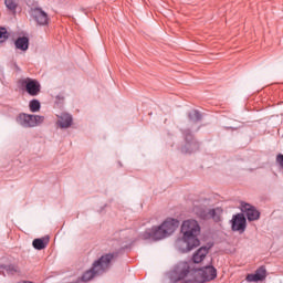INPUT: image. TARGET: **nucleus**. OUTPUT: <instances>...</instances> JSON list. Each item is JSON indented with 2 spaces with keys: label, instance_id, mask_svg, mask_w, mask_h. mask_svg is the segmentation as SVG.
I'll list each match as a JSON object with an SVG mask.
<instances>
[{
  "label": "nucleus",
  "instance_id": "nucleus-4",
  "mask_svg": "<svg viewBox=\"0 0 283 283\" xmlns=\"http://www.w3.org/2000/svg\"><path fill=\"white\" fill-rule=\"evenodd\" d=\"M195 274L196 271L191 270L189 262L180 261L174 266L172 271L170 272V277L171 280H175V282L185 280V283H195Z\"/></svg>",
  "mask_w": 283,
  "mask_h": 283
},
{
  "label": "nucleus",
  "instance_id": "nucleus-5",
  "mask_svg": "<svg viewBox=\"0 0 283 283\" xmlns=\"http://www.w3.org/2000/svg\"><path fill=\"white\" fill-rule=\"evenodd\" d=\"M192 211L199 220H213V222H220L222 218V208L209 209L207 206H195Z\"/></svg>",
  "mask_w": 283,
  "mask_h": 283
},
{
  "label": "nucleus",
  "instance_id": "nucleus-9",
  "mask_svg": "<svg viewBox=\"0 0 283 283\" xmlns=\"http://www.w3.org/2000/svg\"><path fill=\"white\" fill-rule=\"evenodd\" d=\"M241 211L247 216L249 222H255V220H260V212L258 208H255V206H252L247 202H242Z\"/></svg>",
  "mask_w": 283,
  "mask_h": 283
},
{
  "label": "nucleus",
  "instance_id": "nucleus-19",
  "mask_svg": "<svg viewBox=\"0 0 283 283\" xmlns=\"http://www.w3.org/2000/svg\"><path fill=\"white\" fill-rule=\"evenodd\" d=\"M256 279L259 280V282H262V280H266V268L261 266L259 268L255 273Z\"/></svg>",
  "mask_w": 283,
  "mask_h": 283
},
{
  "label": "nucleus",
  "instance_id": "nucleus-25",
  "mask_svg": "<svg viewBox=\"0 0 283 283\" xmlns=\"http://www.w3.org/2000/svg\"><path fill=\"white\" fill-rule=\"evenodd\" d=\"M9 271H13L14 273H17V269H14V266H9Z\"/></svg>",
  "mask_w": 283,
  "mask_h": 283
},
{
  "label": "nucleus",
  "instance_id": "nucleus-22",
  "mask_svg": "<svg viewBox=\"0 0 283 283\" xmlns=\"http://www.w3.org/2000/svg\"><path fill=\"white\" fill-rule=\"evenodd\" d=\"M33 120H34L35 127H36L38 125H41V123H43V120H45V117L41 116V115H33Z\"/></svg>",
  "mask_w": 283,
  "mask_h": 283
},
{
  "label": "nucleus",
  "instance_id": "nucleus-24",
  "mask_svg": "<svg viewBox=\"0 0 283 283\" xmlns=\"http://www.w3.org/2000/svg\"><path fill=\"white\" fill-rule=\"evenodd\" d=\"M276 163H279V165L283 168V155L279 154L276 156Z\"/></svg>",
  "mask_w": 283,
  "mask_h": 283
},
{
  "label": "nucleus",
  "instance_id": "nucleus-12",
  "mask_svg": "<svg viewBox=\"0 0 283 283\" xmlns=\"http://www.w3.org/2000/svg\"><path fill=\"white\" fill-rule=\"evenodd\" d=\"M17 122L22 125V127H36L34 115L22 113L18 116Z\"/></svg>",
  "mask_w": 283,
  "mask_h": 283
},
{
  "label": "nucleus",
  "instance_id": "nucleus-20",
  "mask_svg": "<svg viewBox=\"0 0 283 283\" xmlns=\"http://www.w3.org/2000/svg\"><path fill=\"white\" fill-rule=\"evenodd\" d=\"M30 111L31 112H39L41 109V102L39 99H32L29 104Z\"/></svg>",
  "mask_w": 283,
  "mask_h": 283
},
{
  "label": "nucleus",
  "instance_id": "nucleus-10",
  "mask_svg": "<svg viewBox=\"0 0 283 283\" xmlns=\"http://www.w3.org/2000/svg\"><path fill=\"white\" fill-rule=\"evenodd\" d=\"M198 275H200L202 283L211 282V280H216V277H218V270L212 265H207L198 271Z\"/></svg>",
  "mask_w": 283,
  "mask_h": 283
},
{
  "label": "nucleus",
  "instance_id": "nucleus-6",
  "mask_svg": "<svg viewBox=\"0 0 283 283\" xmlns=\"http://www.w3.org/2000/svg\"><path fill=\"white\" fill-rule=\"evenodd\" d=\"M20 83L29 96H39L41 94V83L39 81L27 77L21 80Z\"/></svg>",
  "mask_w": 283,
  "mask_h": 283
},
{
  "label": "nucleus",
  "instance_id": "nucleus-7",
  "mask_svg": "<svg viewBox=\"0 0 283 283\" xmlns=\"http://www.w3.org/2000/svg\"><path fill=\"white\" fill-rule=\"evenodd\" d=\"M186 145L181 148L182 154H193L200 149V144L193 138L190 130L184 132Z\"/></svg>",
  "mask_w": 283,
  "mask_h": 283
},
{
  "label": "nucleus",
  "instance_id": "nucleus-13",
  "mask_svg": "<svg viewBox=\"0 0 283 283\" xmlns=\"http://www.w3.org/2000/svg\"><path fill=\"white\" fill-rule=\"evenodd\" d=\"M59 120H57V125L61 127V129H67L69 127H72V115L67 114V113H62L59 116Z\"/></svg>",
  "mask_w": 283,
  "mask_h": 283
},
{
  "label": "nucleus",
  "instance_id": "nucleus-3",
  "mask_svg": "<svg viewBox=\"0 0 283 283\" xmlns=\"http://www.w3.org/2000/svg\"><path fill=\"white\" fill-rule=\"evenodd\" d=\"M116 258H118L117 252L103 254L98 260L94 261L92 268L82 275V282H90V280H94L95 275H103V273L109 271L112 262H115Z\"/></svg>",
  "mask_w": 283,
  "mask_h": 283
},
{
  "label": "nucleus",
  "instance_id": "nucleus-17",
  "mask_svg": "<svg viewBox=\"0 0 283 283\" xmlns=\"http://www.w3.org/2000/svg\"><path fill=\"white\" fill-rule=\"evenodd\" d=\"M48 242H50L49 239H34L32 244L33 248L36 249V251H43V249H45V247H48Z\"/></svg>",
  "mask_w": 283,
  "mask_h": 283
},
{
  "label": "nucleus",
  "instance_id": "nucleus-14",
  "mask_svg": "<svg viewBox=\"0 0 283 283\" xmlns=\"http://www.w3.org/2000/svg\"><path fill=\"white\" fill-rule=\"evenodd\" d=\"M209 253V248L202 247L192 255V261L195 264H200L205 258H207V254Z\"/></svg>",
  "mask_w": 283,
  "mask_h": 283
},
{
  "label": "nucleus",
  "instance_id": "nucleus-23",
  "mask_svg": "<svg viewBox=\"0 0 283 283\" xmlns=\"http://www.w3.org/2000/svg\"><path fill=\"white\" fill-rule=\"evenodd\" d=\"M245 280L247 282H260L256 274H248Z\"/></svg>",
  "mask_w": 283,
  "mask_h": 283
},
{
  "label": "nucleus",
  "instance_id": "nucleus-16",
  "mask_svg": "<svg viewBox=\"0 0 283 283\" xmlns=\"http://www.w3.org/2000/svg\"><path fill=\"white\" fill-rule=\"evenodd\" d=\"M188 118L190 123H200L202 120V114L198 109H193L188 113Z\"/></svg>",
  "mask_w": 283,
  "mask_h": 283
},
{
  "label": "nucleus",
  "instance_id": "nucleus-11",
  "mask_svg": "<svg viewBox=\"0 0 283 283\" xmlns=\"http://www.w3.org/2000/svg\"><path fill=\"white\" fill-rule=\"evenodd\" d=\"M32 17L34 21H36L38 25H48V22L50 21L48 13L41 8L33 9Z\"/></svg>",
  "mask_w": 283,
  "mask_h": 283
},
{
  "label": "nucleus",
  "instance_id": "nucleus-1",
  "mask_svg": "<svg viewBox=\"0 0 283 283\" xmlns=\"http://www.w3.org/2000/svg\"><path fill=\"white\" fill-rule=\"evenodd\" d=\"M181 233L182 239H178L176 242V247L181 253H189V251H193V249L200 247V240L198 239V235H200V223L196 220L188 219L184 221Z\"/></svg>",
  "mask_w": 283,
  "mask_h": 283
},
{
  "label": "nucleus",
  "instance_id": "nucleus-8",
  "mask_svg": "<svg viewBox=\"0 0 283 283\" xmlns=\"http://www.w3.org/2000/svg\"><path fill=\"white\" fill-rule=\"evenodd\" d=\"M231 229L239 233H244V231H247V217L244 213H237L232 217Z\"/></svg>",
  "mask_w": 283,
  "mask_h": 283
},
{
  "label": "nucleus",
  "instance_id": "nucleus-15",
  "mask_svg": "<svg viewBox=\"0 0 283 283\" xmlns=\"http://www.w3.org/2000/svg\"><path fill=\"white\" fill-rule=\"evenodd\" d=\"M14 45L17 50H22V52H25L28 48H30V39L27 36L18 38L14 42Z\"/></svg>",
  "mask_w": 283,
  "mask_h": 283
},
{
  "label": "nucleus",
  "instance_id": "nucleus-18",
  "mask_svg": "<svg viewBox=\"0 0 283 283\" xmlns=\"http://www.w3.org/2000/svg\"><path fill=\"white\" fill-rule=\"evenodd\" d=\"M4 4L10 12H17V8H19V2H17V0H4Z\"/></svg>",
  "mask_w": 283,
  "mask_h": 283
},
{
  "label": "nucleus",
  "instance_id": "nucleus-21",
  "mask_svg": "<svg viewBox=\"0 0 283 283\" xmlns=\"http://www.w3.org/2000/svg\"><path fill=\"white\" fill-rule=\"evenodd\" d=\"M8 39H9L8 30H6V28H0V43H6Z\"/></svg>",
  "mask_w": 283,
  "mask_h": 283
},
{
  "label": "nucleus",
  "instance_id": "nucleus-2",
  "mask_svg": "<svg viewBox=\"0 0 283 283\" xmlns=\"http://www.w3.org/2000/svg\"><path fill=\"white\" fill-rule=\"evenodd\" d=\"M178 227H180V221L168 218L159 227L147 229L142 234V238L143 240H165V238H169Z\"/></svg>",
  "mask_w": 283,
  "mask_h": 283
}]
</instances>
